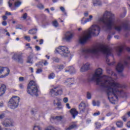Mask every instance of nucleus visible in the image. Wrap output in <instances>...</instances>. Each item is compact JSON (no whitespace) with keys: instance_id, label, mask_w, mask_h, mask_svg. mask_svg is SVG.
Wrapping results in <instances>:
<instances>
[{"instance_id":"1","label":"nucleus","mask_w":130,"mask_h":130,"mask_svg":"<svg viewBox=\"0 0 130 130\" xmlns=\"http://www.w3.org/2000/svg\"><path fill=\"white\" fill-rule=\"evenodd\" d=\"M102 74L103 70L101 68L96 69L93 75L88 78V81H94L97 85L106 88L108 100L111 104L115 105L118 100V95L124 94L125 93L121 85L115 81V79L108 76L102 77Z\"/></svg>"},{"instance_id":"2","label":"nucleus","mask_w":130,"mask_h":130,"mask_svg":"<svg viewBox=\"0 0 130 130\" xmlns=\"http://www.w3.org/2000/svg\"><path fill=\"white\" fill-rule=\"evenodd\" d=\"M98 22L99 23L104 24V26L103 28L106 30L115 29L120 31L122 29V26L118 25L117 19L110 11L105 12L103 16L98 18Z\"/></svg>"},{"instance_id":"3","label":"nucleus","mask_w":130,"mask_h":130,"mask_svg":"<svg viewBox=\"0 0 130 130\" xmlns=\"http://www.w3.org/2000/svg\"><path fill=\"white\" fill-rule=\"evenodd\" d=\"M79 53L80 55L89 54H90L91 58H99L101 53L107 55H110L111 51L107 45L100 44L90 48L82 49L79 51Z\"/></svg>"},{"instance_id":"4","label":"nucleus","mask_w":130,"mask_h":130,"mask_svg":"<svg viewBox=\"0 0 130 130\" xmlns=\"http://www.w3.org/2000/svg\"><path fill=\"white\" fill-rule=\"evenodd\" d=\"M101 31V27L99 25L94 24L89 29L84 31L83 34L80 37L79 42L81 44H85L87 40L90 38L91 35L94 36H99Z\"/></svg>"},{"instance_id":"5","label":"nucleus","mask_w":130,"mask_h":130,"mask_svg":"<svg viewBox=\"0 0 130 130\" xmlns=\"http://www.w3.org/2000/svg\"><path fill=\"white\" fill-rule=\"evenodd\" d=\"M27 92L31 96H38V86L37 83L34 81H30L27 87Z\"/></svg>"},{"instance_id":"6","label":"nucleus","mask_w":130,"mask_h":130,"mask_svg":"<svg viewBox=\"0 0 130 130\" xmlns=\"http://www.w3.org/2000/svg\"><path fill=\"white\" fill-rule=\"evenodd\" d=\"M55 54H59L63 57H67L71 56V52H70L69 48L66 46H59L55 49Z\"/></svg>"},{"instance_id":"7","label":"nucleus","mask_w":130,"mask_h":130,"mask_svg":"<svg viewBox=\"0 0 130 130\" xmlns=\"http://www.w3.org/2000/svg\"><path fill=\"white\" fill-rule=\"evenodd\" d=\"M63 93L62 89L60 85L53 86V88L50 89L49 95L52 97H55L57 95H62Z\"/></svg>"},{"instance_id":"8","label":"nucleus","mask_w":130,"mask_h":130,"mask_svg":"<svg viewBox=\"0 0 130 130\" xmlns=\"http://www.w3.org/2000/svg\"><path fill=\"white\" fill-rule=\"evenodd\" d=\"M21 99L19 96H13L11 98L8 103L9 106L11 109L17 108L19 105V103Z\"/></svg>"},{"instance_id":"9","label":"nucleus","mask_w":130,"mask_h":130,"mask_svg":"<svg viewBox=\"0 0 130 130\" xmlns=\"http://www.w3.org/2000/svg\"><path fill=\"white\" fill-rule=\"evenodd\" d=\"M12 59L19 63H23V59L22 58V53L21 52L14 53Z\"/></svg>"},{"instance_id":"10","label":"nucleus","mask_w":130,"mask_h":130,"mask_svg":"<svg viewBox=\"0 0 130 130\" xmlns=\"http://www.w3.org/2000/svg\"><path fill=\"white\" fill-rule=\"evenodd\" d=\"M10 73V70L7 67H0V78H5Z\"/></svg>"},{"instance_id":"11","label":"nucleus","mask_w":130,"mask_h":130,"mask_svg":"<svg viewBox=\"0 0 130 130\" xmlns=\"http://www.w3.org/2000/svg\"><path fill=\"white\" fill-rule=\"evenodd\" d=\"M74 37V33L73 31H66L64 35V36L62 38L63 41L66 42H71Z\"/></svg>"},{"instance_id":"12","label":"nucleus","mask_w":130,"mask_h":130,"mask_svg":"<svg viewBox=\"0 0 130 130\" xmlns=\"http://www.w3.org/2000/svg\"><path fill=\"white\" fill-rule=\"evenodd\" d=\"M128 61H130V56L127 58V61L124 62V64L122 62H119L117 67H116V70H117L118 73L122 72L124 69V66L127 65L128 63Z\"/></svg>"},{"instance_id":"13","label":"nucleus","mask_w":130,"mask_h":130,"mask_svg":"<svg viewBox=\"0 0 130 130\" xmlns=\"http://www.w3.org/2000/svg\"><path fill=\"white\" fill-rule=\"evenodd\" d=\"M13 120L11 118H6L2 122V124L5 127H9L13 126Z\"/></svg>"},{"instance_id":"14","label":"nucleus","mask_w":130,"mask_h":130,"mask_svg":"<svg viewBox=\"0 0 130 130\" xmlns=\"http://www.w3.org/2000/svg\"><path fill=\"white\" fill-rule=\"evenodd\" d=\"M13 3H14V6L16 8H18L22 5V2L19 0H9L8 2V5L10 8L12 7Z\"/></svg>"},{"instance_id":"15","label":"nucleus","mask_w":130,"mask_h":130,"mask_svg":"<svg viewBox=\"0 0 130 130\" xmlns=\"http://www.w3.org/2000/svg\"><path fill=\"white\" fill-rule=\"evenodd\" d=\"M63 83L68 86L74 84V78H69L63 81Z\"/></svg>"},{"instance_id":"16","label":"nucleus","mask_w":130,"mask_h":130,"mask_svg":"<svg viewBox=\"0 0 130 130\" xmlns=\"http://www.w3.org/2000/svg\"><path fill=\"white\" fill-rule=\"evenodd\" d=\"M88 106L87 104L84 102H81L79 106V108L81 112H84L86 110V108Z\"/></svg>"},{"instance_id":"17","label":"nucleus","mask_w":130,"mask_h":130,"mask_svg":"<svg viewBox=\"0 0 130 130\" xmlns=\"http://www.w3.org/2000/svg\"><path fill=\"white\" fill-rule=\"evenodd\" d=\"M6 90L7 87L6 85L2 84L1 86H0V97L5 95Z\"/></svg>"},{"instance_id":"18","label":"nucleus","mask_w":130,"mask_h":130,"mask_svg":"<svg viewBox=\"0 0 130 130\" xmlns=\"http://www.w3.org/2000/svg\"><path fill=\"white\" fill-rule=\"evenodd\" d=\"M90 64L89 63H86L84 64H83V66L81 68L80 72H84L86 71H87V70H89V68H90Z\"/></svg>"},{"instance_id":"19","label":"nucleus","mask_w":130,"mask_h":130,"mask_svg":"<svg viewBox=\"0 0 130 130\" xmlns=\"http://www.w3.org/2000/svg\"><path fill=\"white\" fill-rule=\"evenodd\" d=\"M70 113L74 118H76V116L78 114V112L76 109H72L70 110Z\"/></svg>"},{"instance_id":"20","label":"nucleus","mask_w":130,"mask_h":130,"mask_svg":"<svg viewBox=\"0 0 130 130\" xmlns=\"http://www.w3.org/2000/svg\"><path fill=\"white\" fill-rule=\"evenodd\" d=\"M66 72H70L71 74H74L76 72V69L74 67H68L67 69H66Z\"/></svg>"},{"instance_id":"21","label":"nucleus","mask_w":130,"mask_h":130,"mask_svg":"<svg viewBox=\"0 0 130 130\" xmlns=\"http://www.w3.org/2000/svg\"><path fill=\"white\" fill-rule=\"evenodd\" d=\"M77 127H78V125L76 122H73L72 123L71 125L70 126V127L66 128V130H72L73 129L76 128Z\"/></svg>"},{"instance_id":"22","label":"nucleus","mask_w":130,"mask_h":130,"mask_svg":"<svg viewBox=\"0 0 130 130\" xmlns=\"http://www.w3.org/2000/svg\"><path fill=\"white\" fill-rule=\"evenodd\" d=\"M92 4L94 6H100L102 5V3L100 0H93Z\"/></svg>"},{"instance_id":"23","label":"nucleus","mask_w":130,"mask_h":130,"mask_svg":"<svg viewBox=\"0 0 130 130\" xmlns=\"http://www.w3.org/2000/svg\"><path fill=\"white\" fill-rule=\"evenodd\" d=\"M34 57L33 55H30L28 57H27V59L26 62L29 64H32V58Z\"/></svg>"},{"instance_id":"24","label":"nucleus","mask_w":130,"mask_h":130,"mask_svg":"<svg viewBox=\"0 0 130 130\" xmlns=\"http://www.w3.org/2000/svg\"><path fill=\"white\" fill-rule=\"evenodd\" d=\"M63 117L62 116H58L55 117L54 119L55 120H57V121H60V123H62V122L61 121V120H62Z\"/></svg>"},{"instance_id":"25","label":"nucleus","mask_w":130,"mask_h":130,"mask_svg":"<svg viewBox=\"0 0 130 130\" xmlns=\"http://www.w3.org/2000/svg\"><path fill=\"white\" fill-rule=\"evenodd\" d=\"M128 116L130 117V112H127V114H126L123 117H122L123 120L124 121H126Z\"/></svg>"},{"instance_id":"26","label":"nucleus","mask_w":130,"mask_h":130,"mask_svg":"<svg viewBox=\"0 0 130 130\" xmlns=\"http://www.w3.org/2000/svg\"><path fill=\"white\" fill-rule=\"evenodd\" d=\"M38 30L36 28L35 29H32L31 30H30L28 32L29 34H36V33H37Z\"/></svg>"},{"instance_id":"27","label":"nucleus","mask_w":130,"mask_h":130,"mask_svg":"<svg viewBox=\"0 0 130 130\" xmlns=\"http://www.w3.org/2000/svg\"><path fill=\"white\" fill-rule=\"evenodd\" d=\"M81 24L84 25L85 24L87 23V22H88L87 21V19H85V17H83L81 18Z\"/></svg>"},{"instance_id":"28","label":"nucleus","mask_w":130,"mask_h":130,"mask_svg":"<svg viewBox=\"0 0 130 130\" xmlns=\"http://www.w3.org/2000/svg\"><path fill=\"white\" fill-rule=\"evenodd\" d=\"M123 49V47L122 46L118 47L117 51L118 53V55H119V53L122 52Z\"/></svg>"},{"instance_id":"29","label":"nucleus","mask_w":130,"mask_h":130,"mask_svg":"<svg viewBox=\"0 0 130 130\" xmlns=\"http://www.w3.org/2000/svg\"><path fill=\"white\" fill-rule=\"evenodd\" d=\"M55 77V75L54 73H51L49 75L48 78L49 79H53Z\"/></svg>"},{"instance_id":"30","label":"nucleus","mask_w":130,"mask_h":130,"mask_svg":"<svg viewBox=\"0 0 130 130\" xmlns=\"http://www.w3.org/2000/svg\"><path fill=\"white\" fill-rule=\"evenodd\" d=\"M27 13H24L22 16L20 17V20L23 21L27 18Z\"/></svg>"},{"instance_id":"31","label":"nucleus","mask_w":130,"mask_h":130,"mask_svg":"<svg viewBox=\"0 0 130 130\" xmlns=\"http://www.w3.org/2000/svg\"><path fill=\"white\" fill-rule=\"evenodd\" d=\"M116 125L118 127H122L123 126V122L121 121H118L116 123Z\"/></svg>"},{"instance_id":"32","label":"nucleus","mask_w":130,"mask_h":130,"mask_svg":"<svg viewBox=\"0 0 130 130\" xmlns=\"http://www.w3.org/2000/svg\"><path fill=\"white\" fill-rule=\"evenodd\" d=\"M34 130H42V128L41 127L38 125H35L34 127Z\"/></svg>"},{"instance_id":"33","label":"nucleus","mask_w":130,"mask_h":130,"mask_svg":"<svg viewBox=\"0 0 130 130\" xmlns=\"http://www.w3.org/2000/svg\"><path fill=\"white\" fill-rule=\"evenodd\" d=\"M93 16L92 15H90L89 17L86 19L87 21H88V22H91L92 20H93Z\"/></svg>"},{"instance_id":"34","label":"nucleus","mask_w":130,"mask_h":130,"mask_svg":"<svg viewBox=\"0 0 130 130\" xmlns=\"http://www.w3.org/2000/svg\"><path fill=\"white\" fill-rule=\"evenodd\" d=\"M37 8L40 10H43V9L44 8V6L41 4H39L37 5Z\"/></svg>"},{"instance_id":"35","label":"nucleus","mask_w":130,"mask_h":130,"mask_svg":"<svg viewBox=\"0 0 130 130\" xmlns=\"http://www.w3.org/2000/svg\"><path fill=\"white\" fill-rule=\"evenodd\" d=\"M92 105H93V106H100V102L93 101L92 102Z\"/></svg>"},{"instance_id":"36","label":"nucleus","mask_w":130,"mask_h":130,"mask_svg":"<svg viewBox=\"0 0 130 130\" xmlns=\"http://www.w3.org/2000/svg\"><path fill=\"white\" fill-rule=\"evenodd\" d=\"M52 60L55 62H58V61H59V59H58L57 57H53L52 58Z\"/></svg>"},{"instance_id":"37","label":"nucleus","mask_w":130,"mask_h":130,"mask_svg":"<svg viewBox=\"0 0 130 130\" xmlns=\"http://www.w3.org/2000/svg\"><path fill=\"white\" fill-rule=\"evenodd\" d=\"M53 25L55 27H57L58 26V23L56 20H54V21H53Z\"/></svg>"},{"instance_id":"38","label":"nucleus","mask_w":130,"mask_h":130,"mask_svg":"<svg viewBox=\"0 0 130 130\" xmlns=\"http://www.w3.org/2000/svg\"><path fill=\"white\" fill-rule=\"evenodd\" d=\"M45 130H55L54 127H53L52 126H50L48 127H47Z\"/></svg>"},{"instance_id":"39","label":"nucleus","mask_w":130,"mask_h":130,"mask_svg":"<svg viewBox=\"0 0 130 130\" xmlns=\"http://www.w3.org/2000/svg\"><path fill=\"white\" fill-rule=\"evenodd\" d=\"M24 38L25 40H26L28 42L30 41V37L29 36H25L24 37Z\"/></svg>"},{"instance_id":"40","label":"nucleus","mask_w":130,"mask_h":130,"mask_svg":"<svg viewBox=\"0 0 130 130\" xmlns=\"http://www.w3.org/2000/svg\"><path fill=\"white\" fill-rule=\"evenodd\" d=\"M53 104L54 105H57L58 107L60 106L61 105V102H56L55 100L54 101Z\"/></svg>"},{"instance_id":"41","label":"nucleus","mask_w":130,"mask_h":130,"mask_svg":"<svg viewBox=\"0 0 130 130\" xmlns=\"http://www.w3.org/2000/svg\"><path fill=\"white\" fill-rule=\"evenodd\" d=\"M40 63H43L44 66H46L49 64V62L45 60H44V62H40Z\"/></svg>"},{"instance_id":"42","label":"nucleus","mask_w":130,"mask_h":130,"mask_svg":"<svg viewBox=\"0 0 130 130\" xmlns=\"http://www.w3.org/2000/svg\"><path fill=\"white\" fill-rule=\"evenodd\" d=\"M64 68V66L62 64L59 65L57 66L58 70H62Z\"/></svg>"},{"instance_id":"43","label":"nucleus","mask_w":130,"mask_h":130,"mask_svg":"<svg viewBox=\"0 0 130 130\" xmlns=\"http://www.w3.org/2000/svg\"><path fill=\"white\" fill-rule=\"evenodd\" d=\"M95 125H96V127L97 128H100V127H101V124L100 123H99V122H96L95 123Z\"/></svg>"},{"instance_id":"44","label":"nucleus","mask_w":130,"mask_h":130,"mask_svg":"<svg viewBox=\"0 0 130 130\" xmlns=\"http://www.w3.org/2000/svg\"><path fill=\"white\" fill-rule=\"evenodd\" d=\"M60 10L61 11H62L63 13H66V9H64V8L63 7H60Z\"/></svg>"},{"instance_id":"45","label":"nucleus","mask_w":130,"mask_h":130,"mask_svg":"<svg viewBox=\"0 0 130 130\" xmlns=\"http://www.w3.org/2000/svg\"><path fill=\"white\" fill-rule=\"evenodd\" d=\"M69 99L68 98L65 97L63 98V101L64 103H67L68 102Z\"/></svg>"},{"instance_id":"46","label":"nucleus","mask_w":130,"mask_h":130,"mask_svg":"<svg viewBox=\"0 0 130 130\" xmlns=\"http://www.w3.org/2000/svg\"><path fill=\"white\" fill-rule=\"evenodd\" d=\"M91 93L90 92H87V98L88 100H90V99H91Z\"/></svg>"},{"instance_id":"47","label":"nucleus","mask_w":130,"mask_h":130,"mask_svg":"<svg viewBox=\"0 0 130 130\" xmlns=\"http://www.w3.org/2000/svg\"><path fill=\"white\" fill-rule=\"evenodd\" d=\"M5 117V114H0V120L4 119Z\"/></svg>"},{"instance_id":"48","label":"nucleus","mask_w":130,"mask_h":130,"mask_svg":"<svg viewBox=\"0 0 130 130\" xmlns=\"http://www.w3.org/2000/svg\"><path fill=\"white\" fill-rule=\"evenodd\" d=\"M42 72V70L41 69H37V72H36L37 74H40Z\"/></svg>"},{"instance_id":"49","label":"nucleus","mask_w":130,"mask_h":130,"mask_svg":"<svg viewBox=\"0 0 130 130\" xmlns=\"http://www.w3.org/2000/svg\"><path fill=\"white\" fill-rule=\"evenodd\" d=\"M4 34L6 33V34L7 36L10 37V33L9 32H8V31L7 30H4Z\"/></svg>"},{"instance_id":"50","label":"nucleus","mask_w":130,"mask_h":130,"mask_svg":"<svg viewBox=\"0 0 130 130\" xmlns=\"http://www.w3.org/2000/svg\"><path fill=\"white\" fill-rule=\"evenodd\" d=\"M100 115V112H96L95 113H94L93 115L94 116H96Z\"/></svg>"},{"instance_id":"51","label":"nucleus","mask_w":130,"mask_h":130,"mask_svg":"<svg viewBox=\"0 0 130 130\" xmlns=\"http://www.w3.org/2000/svg\"><path fill=\"white\" fill-rule=\"evenodd\" d=\"M83 15L85 16V17H87L89 15V12H87V11H86V12H84Z\"/></svg>"},{"instance_id":"52","label":"nucleus","mask_w":130,"mask_h":130,"mask_svg":"<svg viewBox=\"0 0 130 130\" xmlns=\"http://www.w3.org/2000/svg\"><path fill=\"white\" fill-rule=\"evenodd\" d=\"M19 80L20 82H23L25 80V78L24 77H19Z\"/></svg>"},{"instance_id":"53","label":"nucleus","mask_w":130,"mask_h":130,"mask_svg":"<svg viewBox=\"0 0 130 130\" xmlns=\"http://www.w3.org/2000/svg\"><path fill=\"white\" fill-rule=\"evenodd\" d=\"M61 101V99L60 98H57L56 99V100H55V101H56V102H57V103L60 102Z\"/></svg>"},{"instance_id":"54","label":"nucleus","mask_w":130,"mask_h":130,"mask_svg":"<svg viewBox=\"0 0 130 130\" xmlns=\"http://www.w3.org/2000/svg\"><path fill=\"white\" fill-rule=\"evenodd\" d=\"M2 25L3 26H6L7 25V22L6 21H4L2 22Z\"/></svg>"},{"instance_id":"55","label":"nucleus","mask_w":130,"mask_h":130,"mask_svg":"<svg viewBox=\"0 0 130 130\" xmlns=\"http://www.w3.org/2000/svg\"><path fill=\"white\" fill-rule=\"evenodd\" d=\"M112 115V112H109L108 113H107L106 116H108V117H109Z\"/></svg>"},{"instance_id":"56","label":"nucleus","mask_w":130,"mask_h":130,"mask_svg":"<svg viewBox=\"0 0 130 130\" xmlns=\"http://www.w3.org/2000/svg\"><path fill=\"white\" fill-rule=\"evenodd\" d=\"M26 47H28V48L32 49V47H30V44L29 43L26 44Z\"/></svg>"},{"instance_id":"57","label":"nucleus","mask_w":130,"mask_h":130,"mask_svg":"<svg viewBox=\"0 0 130 130\" xmlns=\"http://www.w3.org/2000/svg\"><path fill=\"white\" fill-rule=\"evenodd\" d=\"M4 106V102H0V107H3Z\"/></svg>"},{"instance_id":"58","label":"nucleus","mask_w":130,"mask_h":130,"mask_svg":"<svg viewBox=\"0 0 130 130\" xmlns=\"http://www.w3.org/2000/svg\"><path fill=\"white\" fill-rule=\"evenodd\" d=\"M36 49L37 50V51H40L41 50V48L38 46H36Z\"/></svg>"},{"instance_id":"59","label":"nucleus","mask_w":130,"mask_h":130,"mask_svg":"<svg viewBox=\"0 0 130 130\" xmlns=\"http://www.w3.org/2000/svg\"><path fill=\"white\" fill-rule=\"evenodd\" d=\"M19 87H20V89H23L24 88V85L22 84H20L19 85Z\"/></svg>"},{"instance_id":"60","label":"nucleus","mask_w":130,"mask_h":130,"mask_svg":"<svg viewBox=\"0 0 130 130\" xmlns=\"http://www.w3.org/2000/svg\"><path fill=\"white\" fill-rule=\"evenodd\" d=\"M66 107H67V108H68L69 109H71V107H70V105H69V103L66 104Z\"/></svg>"},{"instance_id":"61","label":"nucleus","mask_w":130,"mask_h":130,"mask_svg":"<svg viewBox=\"0 0 130 130\" xmlns=\"http://www.w3.org/2000/svg\"><path fill=\"white\" fill-rule=\"evenodd\" d=\"M126 126H127V127H128V128H130V121L127 122V123H126Z\"/></svg>"},{"instance_id":"62","label":"nucleus","mask_w":130,"mask_h":130,"mask_svg":"<svg viewBox=\"0 0 130 130\" xmlns=\"http://www.w3.org/2000/svg\"><path fill=\"white\" fill-rule=\"evenodd\" d=\"M7 17L6 16H3V19L4 21H5L6 20H7Z\"/></svg>"},{"instance_id":"63","label":"nucleus","mask_w":130,"mask_h":130,"mask_svg":"<svg viewBox=\"0 0 130 130\" xmlns=\"http://www.w3.org/2000/svg\"><path fill=\"white\" fill-rule=\"evenodd\" d=\"M43 42H44L43 40L41 39V40L40 41V45L43 44Z\"/></svg>"},{"instance_id":"64","label":"nucleus","mask_w":130,"mask_h":130,"mask_svg":"<svg viewBox=\"0 0 130 130\" xmlns=\"http://www.w3.org/2000/svg\"><path fill=\"white\" fill-rule=\"evenodd\" d=\"M5 14H6L7 15H11V12H6Z\"/></svg>"}]
</instances>
